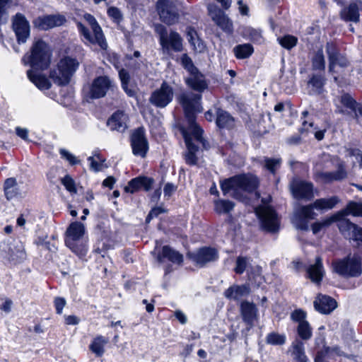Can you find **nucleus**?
I'll use <instances>...</instances> for the list:
<instances>
[{"label":"nucleus","mask_w":362,"mask_h":362,"mask_svg":"<svg viewBox=\"0 0 362 362\" xmlns=\"http://www.w3.org/2000/svg\"><path fill=\"white\" fill-rule=\"evenodd\" d=\"M292 355L296 362H308V358L305 353L304 344L300 340H296L293 344Z\"/></svg>","instance_id":"obj_41"},{"label":"nucleus","mask_w":362,"mask_h":362,"mask_svg":"<svg viewBox=\"0 0 362 362\" xmlns=\"http://www.w3.org/2000/svg\"><path fill=\"white\" fill-rule=\"evenodd\" d=\"M83 19L90 25L93 35H91L88 28L82 23L77 22L76 25L80 34L83 37L86 43L88 42L93 45H98L101 49H105L107 47V42L101 27L98 25L96 19L90 13H86Z\"/></svg>","instance_id":"obj_4"},{"label":"nucleus","mask_w":362,"mask_h":362,"mask_svg":"<svg viewBox=\"0 0 362 362\" xmlns=\"http://www.w3.org/2000/svg\"><path fill=\"white\" fill-rule=\"evenodd\" d=\"M233 52L237 59H244L249 58L253 54L254 48L252 45L245 43L235 46Z\"/></svg>","instance_id":"obj_40"},{"label":"nucleus","mask_w":362,"mask_h":362,"mask_svg":"<svg viewBox=\"0 0 362 362\" xmlns=\"http://www.w3.org/2000/svg\"><path fill=\"white\" fill-rule=\"evenodd\" d=\"M85 226L83 223L76 221L69 225L66 231V239L83 238Z\"/></svg>","instance_id":"obj_39"},{"label":"nucleus","mask_w":362,"mask_h":362,"mask_svg":"<svg viewBox=\"0 0 362 362\" xmlns=\"http://www.w3.org/2000/svg\"><path fill=\"white\" fill-rule=\"evenodd\" d=\"M255 213L260 220L261 226L268 232L275 233L279 228V219L276 211L268 206H259Z\"/></svg>","instance_id":"obj_10"},{"label":"nucleus","mask_w":362,"mask_h":362,"mask_svg":"<svg viewBox=\"0 0 362 362\" xmlns=\"http://www.w3.org/2000/svg\"><path fill=\"white\" fill-rule=\"evenodd\" d=\"M215 210L218 213H229L234 208V203L229 200L218 199L215 201Z\"/></svg>","instance_id":"obj_47"},{"label":"nucleus","mask_w":362,"mask_h":362,"mask_svg":"<svg viewBox=\"0 0 362 362\" xmlns=\"http://www.w3.org/2000/svg\"><path fill=\"white\" fill-rule=\"evenodd\" d=\"M185 82L190 88L199 93H202L208 87L204 76L199 71L190 74Z\"/></svg>","instance_id":"obj_27"},{"label":"nucleus","mask_w":362,"mask_h":362,"mask_svg":"<svg viewBox=\"0 0 362 362\" xmlns=\"http://www.w3.org/2000/svg\"><path fill=\"white\" fill-rule=\"evenodd\" d=\"M163 258L168 259L174 264H180L183 262L182 255L168 245L163 247L161 253L157 257L159 262H162Z\"/></svg>","instance_id":"obj_35"},{"label":"nucleus","mask_w":362,"mask_h":362,"mask_svg":"<svg viewBox=\"0 0 362 362\" xmlns=\"http://www.w3.org/2000/svg\"><path fill=\"white\" fill-rule=\"evenodd\" d=\"M11 0H0V25L6 23L8 18L7 8Z\"/></svg>","instance_id":"obj_51"},{"label":"nucleus","mask_w":362,"mask_h":362,"mask_svg":"<svg viewBox=\"0 0 362 362\" xmlns=\"http://www.w3.org/2000/svg\"><path fill=\"white\" fill-rule=\"evenodd\" d=\"M247 276L250 281H254L257 286H259L263 279V276H262V267L259 265H250L247 269Z\"/></svg>","instance_id":"obj_44"},{"label":"nucleus","mask_w":362,"mask_h":362,"mask_svg":"<svg viewBox=\"0 0 362 362\" xmlns=\"http://www.w3.org/2000/svg\"><path fill=\"white\" fill-rule=\"evenodd\" d=\"M248 259L244 257H238L236 259V265L234 269L235 273L238 274H243L248 267Z\"/></svg>","instance_id":"obj_52"},{"label":"nucleus","mask_w":362,"mask_h":362,"mask_svg":"<svg viewBox=\"0 0 362 362\" xmlns=\"http://www.w3.org/2000/svg\"><path fill=\"white\" fill-rule=\"evenodd\" d=\"M181 132L187 146L186 151L182 153L183 159L189 165H197L201 147L202 149L209 148V143L202 136L203 130L202 129H185V127H182Z\"/></svg>","instance_id":"obj_2"},{"label":"nucleus","mask_w":362,"mask_h":362,"mask_svg":"<svg viewBox=\"0 0 362 362\" xmlns=\"http://www.w3.org/2000/svg\"><path fill=\"white\" fill-rule=\"evenodd\" d=\"M331 348L327 346L323 350L319 351L315 358V362H325V358L330 355Z\"/></svg>","instance_id":"obj_61"},{"label":"nucleus","mask_w":362,"mask_h":362,"mask_svg":"<svg viewBox=\"0 0 362 362\" xmlns=\"http://www.w3.org/2000/svg\"><path fill=\"white\" fill-rule=\"evenodd\" d=\"M349 214L354 216H362V203L354 201L349 202L346 208L336 213V217L346 216Z\"/></svg>","instance_id":"obj_38"},{"label":"nucleus","mask_w":362,"mask_h":362,"mask_svg":"<svg viewBox=\"0 0 362 362\" xmlns=\"http://www.w3.org/2000/svg\"><path fill=\"white\" fill-rule=\"evenodd\" d=\"M216 125L220 129H231L235 125V119L226 111L218 109L216 111Z\"/></svg>","instance_id":"obj_34"},{"label":"nucleus","mask_w":362,"mask_h":362,"mask_svg":"<svg viewBox=\"0 0 362 362\" xmlns=\"http://www.w3.org/2000/svg\"><path fill=\"white\" fill-rule=\"evenodd\" d=\"M79 62L74 58L66 57L62 59L57 69L50 71L49 76L59 86H64L69 83L71 78L78 68Z\"/></svg>","instance_id":"obj_6"},{"label":"nucleus","mask_w":362,"mask_h":362,"mask_svg":"<svg viewBox=\"0 0 362 362\" xmlns=\"http://www.w3.org/2000/svg\"><path fill=\"white\" fill-rule=\"evenodd\" d=\"M12 24L18 43H25L30 36L29 22L22 13H18L13 16Z\"/></svg>","instance_id":"obj_18"},{"label":"nucleus","mask_w":362,"mask_h":362,"mask_svg":"<svg viewBox=\"0 0 362 362\" xmlns=\"http://www.w3.org/2000/svg\"><path fill=\"white\" fill-rule=\"evenodd\" d=\"M312 67L314 70H324L325 68V60L322 48L318 49L312 58Z\"/></svg>","instance_id":"obj_45"},{"label":"nucleus","mask_w":362,"mask_h":362,"mask_svg":"<svg viewBox=\"0 0 362 362\" xmlns=\"http://www.w3.org/2000/svg\"><path fill=\"white\" fill-rule=\"evenodd\" d=\"M243 35L248 37L254 42L261 43L262 41V33L259 30L251 27H245L243 31Z\"/></svg>","instance_id":"obj_46"},{"label":"nucleus","mask_w":362,"mask_h":362,"mask_svg":"<svg viewBox=\"0 0 362 362\" xmlns=\"http://www.w3.org/2000/svg\"><path fill=\"white\" fill-rule=\"evenodd\" d=\"M155 31L159 35V42H161L168 35L167 28L162 24L155 25Z\"/></svg>","instance_id":"obj_62"},{"label":"nucleus","mask_w":362,"mask_h":362,"mask_svg":"<svg viewBox=\"0 0 362 362\" xmlns=\"http://www.w3.org/2000/svg\"><path fill=\"white\" fill-rule=\"evenodd\" d=\"M180 59L182 66L189 73V75L199 71L194 65L192 59L187 54H182Z\"/></svg>","instance_id":"obj_49"},{"label":"nucleus","mask_w":362,"mask_h":362,"mask_svg":"<svg viewBox=\"0 0 362 362\" xmlns=\"http://www.w3.org/2000/svg\"><path fill=\"white\" fill-rule=\"evenodd\" d=\"M114 86V83L110 77L100 76L95 78L90 84L85 86L83 91L87 98L95 100L104 98Z\"/></svg>","instance_id":"obj_8"},{"label":"nucleus","mask_w":362,"mask_h":362,"mask_svg":"<svg viewBox=\"0 0 362 362\" xmlns=\"http://www.w3.org/2000/svg\"><path fill=\"white\" fill-rule=\"evenodd\" d=\"M349 239L352 241L353 245L362 250V228L357 226L353 233V236Z\"/></svg>","instance_id":"obj_53"},{"label":"nucleus","mask_w":362,"mask_h":362,"mask_svg":"<svg viewBox=\"0 0 362 362\" xmlns=\"http://www.w3.org/2000/svg\"><path fill=\"white\" fill-rule=\"evenodd\" d=\"M291 317L294 322H298V325L302 322H307V320H305L306 313L300 309L294 310L291 313Z\"/></svg>","instance_id":"obj_59"},{"label":"nucleus","mask_w":362,"mask_h":362,"mask_svg":"<svg viewBox=\"0 0 362 362\" xmlns=\"http://www.w3.org/2000/svg\"><path fill=\"white\" fill-rule=\"evenodd\" d=\"M265 168L272 173H274L276 169L280 165L281 160L274 158H265Z\"/></svg>","instance_id":"obj_57"},{"label":"nucleus","mask_w":362,"mask_h":362,"mask_svg":"<svg viewBox=\"0 0 362 362\" xmlns=\"http://www.w3.org/2000/svg\"><path fill=\"white\" fill-rule=\"evenodd\" d=\"M173 96V88L164 81L159 88L151 93L149 102L156 107L164 108L172 102Z\"/></svg>","instance_id":"obj_11"},{"label":"nucleus","mask_w":362,"mask_h":362,"mask_svg":"<svg viewBox=\"0 0 362 362\" xmlns=\"http://www.w3.org/2000/svg\"><path fill=\"white\" fill-rule=\"evenodd\" d=\"M51 53L48 45L42 40L36 41L31 49L30 54H25L22 59L24 64H30L31 69L45 70L50 64Z\"/></svg>","instance_id":"obj_3"},{"label":"nucleus","mask_w":362,"mask_h":362,"mask_svg":"<svg viewBox=\"0 0 362 362\" xmlns=\"http://www.w3.org/2000/svg\"><path fill=\"white\" fill-rule=\"evenodd\" d=\"M65 244L72 252L76 254L80 258L86 256L88 247L84 238L65 239Z\"/></svg>","instance_id":"obj_32"},{"label":"nucleus","mask_w":362,"mask_h":362,"mask_svg":"<svg viewBox=\"0 0 362 362\" xmlns=\"http://www.w3.org/2000/svg\"><path fill=\"white\" fill-rule=\"evenodd\" d=\"M192 259L197 264L204 266L208 262L218 259V252L211 247H202L191 255Z\"/></svg>","instance_id":"obj_25"},{"label":"nucleus","mask_w":362,"mask_h":362,"mask_svg":"<svg viewBox=\"0 0 362 362\" xmlns=\"http://www.w3.org/2000/svg\"><path fill=\"white\" fill-rule=\"evenodd\" d=\"M201 94L192 92L182 93L178 97V101L184 109L187 121V127L185 129H201L195 122L194 113L200 112Z\"/></svg>","instance_id":"obj_5"},{"label":"nucleus","mask_w":362,"mask_h":362,"mask_svg":"<svg viewBox=\"0 0 362 362\" xmlns=\"http://www.w3.org/2000/svg\"><path fill=\"white\" fill-rule=\"evenodd\" d=\"M339 202L337 197H332L328 199H319L314 202L313 209H331Z\"/></svg>","instance_id":"obj_43"},{"label":"nucleus","mask_w":362,"mask_h":362,"mask_svg":"<svg viewBox=\"0 0 362 362\" xmlns=\"http://www.w3.org/2000/svg\"><path fill=\"white\" fill-rule=\"evenodd\" d=\"M187 37L189 42L194 47L196 45L195 40L197 37V31L191 27L187 28Z\"/></svg>","instance_id":"obj_64"},{"label":"nucleus","mask_w":362,"mask_h":362,"mask_svg":"<svg viewBox=\"0 0 362 362\" xmlns=\"http://www.w3.org/2000/svg\"><path fill=\"white\" fill-rule=\"evenodd\" d=\"M333 270L343 276L356 277L362 273L361 258L357 255H349L332 263Z\"/></svg>","instance_id":"obj_7"},{"label":"nucleus","mask_w":362,"mask_h":362,"mask_svg":"<svg viewBox=\"0 0 362 362\" xmlns=\"http://www.w3.org/2000/svg\"><path fill=\"white\" fill-rule=\"evenodd\" d=\"M336 170L332 172L317 171L315 177L325 183L342 181L347 178L348 172L345 163L339 160L335 165Z\"/></svg>","instance_id":"obj_13"},{"label":"nucleus","mask_w":362,"mask_h":362,"mask_svg":"<svg viewBox=\"0 0 362 362\" xmlns=\"http://www.w3.org/2000/svg\"><path fill=\"white\" fill-rule=\"evenodd\" d=\"M325 270L322 260L320 257H317L315 262L310 265L307 269L308 277L315 284H320L324 276Z\"/></svg>","instance_id":"obj_30"},{"label":"nucleus","mask_w":362,"mask_h":362,"mask_svg":"<svg viewBox=\"0 0 362 362\" xmlns=\"http://www.w3.org/2000/svg\"><path fill=\"white\" fill-rule=\"evenodd\" d=\"M107 14L115 21L119 22L122 19V14L120 11L116 7H110L107 10Z\"/></svg>","instance_id":"obj_63"},{"label":"nucleus","mask_w":362,"mask_h":362,"mask_svg":"<svg viewBox=\"0 0 362 362\" xmlns=\"http://www.w3.org/2000/svg\"><path fill=\"white\" fill-rule=\"evenodd\" d=\"M359 8L356 3L345 6L340 12L341 18L346 21L357 23L359 21Z\"/></svg>","instance_id":"obj_36"},{"label":"nucleus","mask_w":362,"mask_h":362,"mask_svg":"<svg viewBox=\"0 0 362 362\" xmlns=\"http://www.w3.org/2000/svg\"><path fill=\"white\" fill-rule=\"evenodd\" d=\"M108 339L103 336L95 337L90 345V351L97 356H101L105 352L104 346L107 344Z\"/></svg>","instance_id":"obj_42"},{"label":"nucleus","mask_w":362,"mask_h":362,"mask_svg":"<svg viewBox=\"0 0 362 362\" xmlns=\"http://www.w3.org/2000/svg\"><path fill=\"white\" fill-rule=\"evenodd\" d=\"M266 341L273 345H281L285 343V337L276 333H270L267 335Z\"/></svg>","instance_id":"obj_54"},{"label":"nucleus","mask_w":362,"mask_h":362,"mask_svg":"<svg viewBox=\"0 0 362 362\" xmlns=\"http://www.w3.org/2000/svg\"><path fill=\"white\" fill-rule=\"evenodd\" d=\"M326 79L321 74H313L308 81V94L310 95H320L324 91Z\"/></svg>","instance_id":"obj_31"},{"label":"nucleus","mask_w":362,"mask_h":362,"mask_svg":"<svg viewBox=\"0 0 362 362\" xmlns=\"http://www.w3.org/2000/svg\"><path fill=\"white\" fill-rule=\"evenodd\" d=\"M333 222L337 223V227L341 235L346 239L353 236V233L357 228V225L345 218V216L336 217V214L332 216Z\"/></svg>","instance_id":"obj_28"},{"label":"nucleus","mask_w":362,"mask_h":362,"mask_svg":"<svg viewBox=\"0 0 362 362\" xmlns=\"http://www.w3.org/2000/svg\"><path fill=\"white\" fill-rule=\"evenodd\" d=\"M4 190L7 200L21 199L27 193V189L23 183L18 182L14 177H9L5 180Z\"/></svg>","instance_id":"obj_17"},{"label":"nucleus","mask_w":362,"mask_h":362,"mask_svg":"<svg viewBox=\"0 0 362 362\" xmlns=\"http://www.w3.org/2000/svg\"><path fill=\"white\" fill-rule=\"evenodd\" d=\"M337 307L336 300L332 297L319 294L315 301V309L322 314H329Z\"/></svg>","instance_id":"obj_24"},{"label":"nucleus","mask_w":362,"mask_h":362,"mask_svg":"<svg viewBox=\"0 0 362 362\" xmlns=\"http://www.w3.org/2000/svg\"><path fill=\"white\" fill-rule=\"evenodd\" d=\"M341 103L348 108L354 110V112L359 106L356 102L349 94H344L341 97Z\"/></svg>","instance_id":"obj_55"},{"label":"nucleus","mask_w":362,"mask_h":362,"mask_svg":"<svg viewBox=\"0 0 362 362\" xmlns=\"http://www.w3.org/2000/svg\"><path fill=\"white\" fill-rule=\"evenodd\" d=\"M208 13L212 21L223 32L229 35L233 33L234 28L232 20L216 5L209 4L208 6Z\"/></svg>","instance_id":"obj_12"},{"label":"nucleus","mask_w":362,"mask_h":362,"mask_svg":"<svg viewBox=\"0 0 362 362\" xmlns=\"http://www.w3.org/2000/svg\"><path fill=\"white\" fill-rule=\"evenodd\" d=\"M28 78L40 90H48L51 87V83L44 75L35 74L32 69L27 71Z\"/></svg>","instance_id":"obj_37"},{"label":"nucleus","mask_w":362,"mask_h":362,"mask_svg":"<svg viewBox=\"0 0 362 362\" xmlns=\"http://www.w3.org/2000/svg\"><path fill=\"white\" fill-rule=\"evenodd\" d=\"M66 21L61 15H47L38 17L35 21V25L40 29L47 30L54 27L60 26Z\"/></svg>","instance_id":"obj_23"},{"label":"nucleus","mask_w":362,"mask_h":362,"mask_svg":"<svg viewBox=\"0 0 362 362\" xmlns=\"http://www.w3.org/2000/svg\"><path fill=\"white\" fill-rule=\"evenodd\" d=\"M332 223H333L332 216L321 223H314L312 226L313 233H317L323 227L329 226Z\"/></svg>","instance_id":"obj_60"},{"label":"nucleus","mask_w":362,"mask_h":362,"mask_svg":"<svg viewBox=\"0 0 362 362\" xmlns=\"http://www.w3.org/2000/svg\"><path fill=\"white\" fill-rule=\"evenodd\" d=\"M153 183V180L147 177H138L132 179L125 187V191L129 193H134L139 189L148 191Z\"/></svg>","instance_id":"obj_26"},{"label":"nucleus","mask_w":362,"mask_h":362,"mask_svg":"<svg viewBox=\"0 0 362 362\" xmlns=\"http://www.w3.org/2000/svg\"><path fill=\"white\" fill-rule=\"evenodd\" d=\"M315 216L313 205L299 206L293 212L292 223L296 228L308 230V222L315 218Z\"/></svg>","instance_id":"obj_15"},{"label":"nucleus","mask_w":362,"mask_h":362,"mask_svg":"<svg viewBox=\"0 0 362 362\" xmlns=\"http://www.w3.org/2000/svg\"><path fill=\"white\" fill-rule=\"evenodd\" d=\"M293 196L298 199H311L313 194V185L297 178L293 179L289 185Z\"/></svg>","instance_id":"obj_16"},{"label":"nucleus","mask_w":362,"mask_h":362,"mask_svg":"<svg viewBox=\"0 0 362 362\" xmlns=\"http://www.w3.org/2000/svg\"><path fill=\"white\" fill-rule=\"evenodd\" d=\"M279 44L284 48L290 49L297 44V38L293 35H285L283 37L278 38Z\"/></svg>","instance_id":"obj_50"},{"label":"nucleus","mask_w":362,"mask_h":362,"mask_svg":"<svg viewBox=\"0 0 362 362\" xmlns=\"http://www.w3.org/2000/svg\"><path fill=\"white\" fill-rule=\"evenodd\" d=\"M7 259L13 264L23 262L26 259L25 247L22 242L13 240L7 244Z\"/></svg>","instance_id":"obj_20"},{"label":"nucleus","mask_w":362,"mask_h":362,"mask_svg":"<svg viewBox=\"0 0 362 362\" xmlns=\"http://www.w3.org/2000/svg\"><path fill=\"white\" fill-rule=\"evenodd\" d=\"M220 185L224 195L243 202L248 194L257 189L259 180L252 174H241L224 180Z\"/></svg>","instance_id":"obj_1"},{"label":"nucleus","mask_w":362,"mask_h":362,"mask_svg":"<svg viewBox=\"0 0 362 362\" xmlns=\"http://www.w3.org/2000/svg\"><path fill=\"white\" fill-rule=\"evenodd\" d=\"M131 144L133 153L135 156H139L142 158L146 156L148 145L144 128H138L133 132L131 137Z\"/></svg>","instance_id":"obj_19"},{"label":"nucleus","mask_w":362,"mask_h":362,"mask_svg":"<svg viewBox=\"0 0 362 362\" xmlns=\"http://www.w3.org/2000/svg\"><path fill=\"white\" fill-rule=\"evenodd\" d=\"M59 153L62 158L68 160L71 165H76L79 163V160L76 157L67 150L62 148L60 149Z\"/></svg>","instance_id":"obj_58"},{"label":"nucleus","mask_w":362,"mask_h":362,"mask_svg":"<svg viewBox=\"0 0 362 362\" xmlns=\"http://www.w3.org/2000/svg\"><path fill=\"white\" fill-rule=\"evenodd\" d=\"M250 292L249 285H233L224 292V296L228 299L238 300L241 298L247 296Z\"/></svg>","instance_id":"obj_33"},{"label":"nucleus","mask_w":362,"mask_h":362,"mask_svg":"<svg viewBox=\"0 0 362 362\" xmlns=\"http://www.w3.org/2000/svg\"><path fill=\"white\" fill-rule=\"evenodd\" d=\"M62 183L69 192L71 193H76L75 182L71 176L66 175L62 179Z\"/></svg>","instance_id":"obj_56"},{"label":"nucleus","mask_w":362,"mask_h":362,"mask_svg":"<svg viewBox=\"0 0 362 362\" xmlns=\"http://www.w3.org/2000/svg\"><path fill=\"white\" fill-rule=\"evenodd\" d=\"M326 52L329 60V71L334 74L337 72L336 67L346 68L349 66V62L344 54H341L332 42H327L326 45Z\"/></svg>","instance_id":"obj_14"},{"label":"nucleus","mask_w":362,"mask_h":362,"mask_svg":"<svg viewBox=\"0 0 362 362\" xmlns=\"http://www.w3.org/2000/svg\"><path fill=\"white\" fill-rule=\"evenodd\" d=\"M298 334L303 340H308L312 337L313 331L309 322H302L298 326Z\"/></svg>","instance_id":"obj_48"},{"label":"nucleus","mask_w":362,"mask_h":362,"mask_svg":"<svg viewBox=\"0 0 362 362\" xmlns=\"http://www.w3.org/2000/svg\"><path fill=\"white\" fill-rule=\"evenodd\" d=\"M127 115L123 111H117L107 120V124L111 130L123 132L127 129Z\"/></svg>","instance_id":"obj_29"},{"label":"nucleus","mask_w":362,"mask_h":362,"mask_svg":"<svg viewBox=\"0 0 362 362\" xmlns=\"http://www.w3.org/2000/svg\"><path fill=\"white\" fill-rule=\"evenodd\" d=\"M156 8L163 23L171 25L178 22L179 5L176 0H158Z\"/></svg>","instance_id":"obj_9"},{"label":"nucleus","mask_w":362,"mask_h":362,"mask_svg":"<svg viewBox=\"0 0 362 362\" xmlns=\"http://www.w3.org/2000/svg\"><path fill=\"white\" fill-rule=\"evenodd\" d=\"M160 45L163 53H169L170 51L178 52L182 50V39L180 35L174 30H171Z\"/></svg>","instance_id":"obj_21"},{"label":"nucleus","mask_w":362,"mask_h":362,"mask_svg":"<svg viewBox=\"0 0 362 362\" xmlns=\"http://www.w3.org/2000/svg\"><path fill=\"white\" fill-rule=\"evenodd\" d=\"M240 310L243 322L250 329L254 326L255 321L257 319L258 310L256 305L253 303L245 300L240 303Z\"/></svg>","instance_id":"obj_22"}]
</instances>
